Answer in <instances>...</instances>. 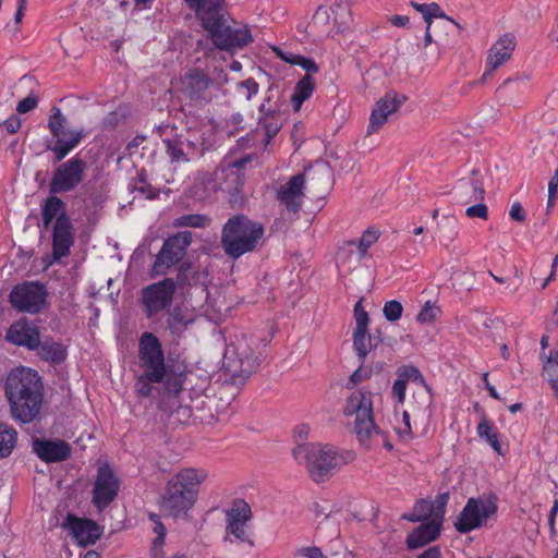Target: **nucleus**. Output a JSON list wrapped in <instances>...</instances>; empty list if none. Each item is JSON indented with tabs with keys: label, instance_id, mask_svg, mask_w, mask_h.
Segmentation results:
<instances>
[{
	"label": "nucleus",
	"instance_id": "obj_13",
	"mask_svg": "<svg viewBox=\"0 0 558 558\" xmlns=\"http://www.w3.org/2000/svg\"><path fill=\"white\" fill-rule=\"evenodd\" d=\"M68 125V119L62 113L59 107L53 106L50 109L48 119V128L50 133L56 138L53 145L48 144L47 149L53 154V162L62 161L82 141V131L69 132V138L64 140L66 135L65 128Z\"/></svg>",
	"mask_w": 558,
	"mask_h": 558
},
{
	"label": "nucleus",
	"instance_id": "obj_52",
	"mask_svg": "<svg viewBox=\"0 0 558 558\" xmlns=\"http://www.w3.org/2000/svg\"><path fill=\"white\" fill-rule=\"evenodd\" d=\"M384 332L379 328H376L372 333L367 331L365 341V357L372 350L384 343Z\"/></svg>",
	"mask_w": 558,
	"mask_h": 558
},
{
	"label": "nucleus",
	"instance_id": "obj_49",
	"mask_svg": "<svg viewBox=\"0 0 558 558\" xmlns=\"http://www.w3.org/2000/svg\"><path fill=\"white\" fill-rule=\"evenodd\" d=\"M383 313L388 322L395 323L401 318L403 306L399 301L391 300L385 303Z\"/></svg>",
	"mask_w": 558,
	"mask_h": 558
},
{
	"label": "nucleus",
	"instance_id": "obj_54",
	"mask_svg": "<svg viewBox=\"0 0 558 558\" xmlns=\"http://www.w3.org/2000/svg\"><path fill=\"white\" fill-rule=\"evenodd\" d=\"M38 97L33 92H31L27 97L19 101L16 111L21 114L27 113L38 106Z\"/></svg>",
	"mask_w": 558,
	"mask_h": 558
},
{
	"label": "nucleus",
	"instance_id": "obj_26",
	"mask_svg": "<svg viewBox=\"0 0 558 558\" xmlns=\"http://www.w3.org/2000/svg\"><path fill=\"white\" fill-rule=\"evenodd\" d=\"M441 524L433 520L423 522L408 534L405 544L409 549H417L437 539L441 532Z\"/></svg>",
	"mask_w": 558,
	"mask_h": 558
},
{
	"label": "nucleus",
	"instance_id": "obj_61",
	"mask_svg": "<svg viewBox=\"0 0 558 558\" xmlns=\"http://www.w3.org/2000/svg\"><path fill=\"white\" fill-rule=\"evenodd\" d=\"M3 125L9 134H15L21 128V119L12 114L3 122Z\"/></svg>",
	"mask_w": 558,
	"mask_h": 558
},
{
	"label": "nucleus",
	"instance_id": "obj_18",
	"mask_svg": "<svg viewBox=\"0 0 558 558\" xmlns=\"http://www.w3.org/2000/svg\"><path fill=\"white\" fill-rule=\"evenodd\" d=\"M226 530L229 534L251 547L255 546L254 541L245 530V523L252 519V510L244 499H234L231 509L226 512Z\"/></svg>",
	"mask_w": 558,
	"mask_h": 558
},
{
	"label": "nucleus",
	"instance_id": "obj_25",
	"mask_svg": "<svg viewBox=\"0 0 558 558\" xmlns=\"http://www.w3.org/2000/svg\"><path fill=\"white\" fill-rule=\"evenodd\" d=\"M353 314L356 323V327L353 331V349L359 361L365 363V341L369 325V315L363 307V298L355 303Z\"/></svg>",
	"mask_w": 558,
	"mask_h": 558
},
{
	"label": "nucleus",
	"instance_id": "obj_45",
	"mask_svg": "<svg viewBox=\"0 0 558 558\" xmlns=\"http://www.w3.org/2000/svg\"><path fill=\"white\" fill-rule=\"evenodd\" d=\"M335 15L333 21L338 25L339 29L343 32L348 27L350 21V9L348 3L339 2L330 8Z\"/></svg>",
	"mask_w": 558,
	"mask_h": 558
},
{
	"label": "nucleus",
	"instance_id": "obj_7",
	"mask_svg": "<svg viewBox=\"0 0 558 558\" xmlns=\"http://www.w3.org/2000/svg\"><path fill=\"white\" fill-rule=\"evenodd\" d=\"M138 359L141 367L144 371L151 372L153 377L168 376L167 395L175 397L182 391L185 376L166 364L162 344L155 333L145 331L141 335Z\"/></svg>",
	"mask_w": 558,
	"mask_h": 558
},
{
	"label": "nucleus",
	"instance_id": "obj_64",
	"mask_svg": "<svg viewBox=\"0 0 558 558\" xmlns=\"http://www.w3.org/2000/svg\"><path fill=\"white\" fill-rule=\"evenodd\" d=\"M558 196V170H556L555 174L550 178L548 182V197L551 199H556Z\"/></svg>",
	"mask_w": 558,
	"mask_h": 558
},
{
	"label": "nucleus",
	"instance_id": "obj_23",
	"mask_svg": "<svg viewBox=\"0 0 558 558\" xmlns=\"http://www.w3.org/2000/svg\"><path fill=\"white\" fill-rule=\"evenodd\" d=\"M305 174L298 173L289 179L277 191V199L286 206L289 213L296 214L302 208L304 197Z\"/></svg>",
	"mask_w": 558,
	"mask_h": 558
},
{
	"label": "nucleus",
	"instance_id": "obj_53",
	"mask_svg": "<svg viewBox=\"0 0 558 558\" xmlns=\"http://www.w3.org/2000/svg\"><path fill=\"white\" fill-rule=\"evenodd\" d=\"M238 90H243L246 100H250L253 96L257 95L259 85L253 77H248L238 83Z\"/></svg>",
	"mask_w": 558,
	"mask_h": 558
},
{
	"label": "nucleus",
	"instance_id": "obj_30",
	"mask_svg": "<svg viewBox=\"0 0 558 558\" xmlns=\"http://www.w3.org/2000/svg\"><path fill=\"white\" fill-rule=\"evenodd\" d=\"M397 376L401 379H404L405 383L409 380L415 381L421 385L424 389V392L420 395L423 399L420 403L418 409H428L434 400V393L432 387L426 383L424 376L421 371L414 365H402L397 371Z\"/></svg>",
	"mask_w": 558,
	"mask_h": 558
},
{
	"label": "nucleus",
	"instance_id": "obj_58",
	"mask_svg": "<svg viewBox=\"0 0 558 558\" xmlns=\"http://www.w3.org/2000/svg\"><path fill=\"white\" fill-rule=\"evenodd\" d=\"M407 384L404 379L398 376L392 385V396L397 398L399 403H403L405 400Z\"/></svg>",
	"mask_w": 558,
	"mask_h": 558
},
{
	"label": "nucleus",
	"instance_id": "obj_28",
	"mask_svg": "<svg viewBox=\"0 0 558 558\" xmlns=\"http://www.w3.org/2000/svg\"><path fill=\"white\" fill-rule=\"evenodd\" d=\"M258 111V125L264 131L265 145H268L282 129L281 110L279 107H266V104H262Z\"/></svg>",
	"mask_w": 558,
	"mask_h": 558
},
{
	"label": "nucleus",
	"instance_id": "obj_31",
	"mask_svg": "<svg viewBox=\"0 0 558 558\" xmlns=\"http://www.w3.org/2000/svg\"><path fill=\"white\" fill-rule=\"evenodd\" d=\"M69 217L66 204L58 196H48L41 205V225L44 231H48L51 223L58 220V217Z\"/></svg>",
	"mask_w": 558,
	"mask_h": 558
},
{
	"label": "nucleus",
	"instance_id": "obj_56",
	"mask_svg": "<svg viewBox=\"0 0 558 558\" xmlns=\"http://www.w3.org/2000/svg\"><path fill=\"white\" fill-rule=\"evenodd\" d=\"M439 232H444L448 230L447 234H444V238L448 242H452L458 234L457 231V221L453 218H447L444 225H438Z\"/></svg>",
	"mask_w": 558,
	"mask_h": 558
},
{
	"label": "nucleus",
	"instance_id": "obj_55",
	"mask_svg": "<svg viewBox=\"0 0 558 558\" xmlns=\"http://www.w3.org/2000/svg\"><path fill=\"white\" fill-rule=\"evenodd\" d=\"M465 214L469 218H481L486 220L488 218V208L483 202H480L478 204L468 207Z\"/></svg>",
	"mask_w": 558,
	"mask_h": 558
},
{
	"label": "nucleus",
	"instance_id": "obj_14",
	"mask_svg": "<svg viewBox=\"0 0 558 558\" xmlns=\"http://www.w3.org/2000/svg\"><path fill=\"white\" fill-rule=\"evenodd\" d=\"M177 291L173 278L166 277L142 290V303L148 318L171 306Z\"/></svg>",
	"mask_w": 558,
	"mask_h": 558
},
{
	"label": "nucleus",
	"instance_id": "obj_36",
	"mask_svg": "<svg viewBox=\"0 0 558 558\" xmlns=\"http://www.w3.org/2000/svg\"><path fill=\"white\" fill-rule=\"evenodd\" d=\"M150 374L151 372L144 371L135 384L136 393L142 398H147L151 395V384H163V388L167 391L168 376L159 375V377L155 378Z\"/></svg>",
	"mask_w": 558,
	"mask_h": 558
},
{
	"label": "nucleus",
	"instance_id": "obj_62",
	"mask_svg": "<svg viewBox=\"0 0 558 558\" xmlns=\"http://www.w3.org/2000/svg\"><path fill=\"white\" fill-rule=\"evenodd\" d=\"M520 83L515 78H507L504 83L497 88L496 93L501 98L505 97L507 92L518 86Z\"/></svg>",
	"mask_w": 558,
	"mask_h": 558
},
{
	"label": "nucleus",
	"instance_id": "obj_16",
	"mask_svg": "<svg viewBox=\"0 0 558 558\" xmlns=\"http://www.w3.org/2000/svg\"><path fill=\"white\" fill-rule=\"evenodd\" d=\"M61 527L68 531L74 543L81 547L96 544L104 533V526L96 521L71 512L62 521Z\"/></svg>",
	"mask_w": 558,
	"mask_h": 558
},
{
	"label": "nucleus",
	"instance_id": "obj_51",
	"mask_svg": "<svg viewBox=\"0 0 558 558\" xmlns=\"http://www.w3.org/2000/svg\"><path fill=\"white\" fill-rule=\"evenodd\" d=\"M363 364L361 361H360V366L357 367V369H355L349 377V380L348 383L345 384V388L348 389H352L353 387H355L357 384L371 378L372 376V369L369 368H364L363 367Z\"/></svg>",
	"mask_w": 558,
	"mask_h": 558
},
{
	"label": "nucleus",
	"instance_id": "obj_59",
	"mask_svg": "<svg viewBox=\"0 0 558 558\" xmlns=\"http://www.w3.org/2000/svg\"><path fill=\"white\" fill-rule=\"evenodd\" d=\"M509 216L511 219L518 222H524L526 219V213L519 202H515L511 205Z\"/></svg>",
	"mask_w": 558,
	"mask_h": 558
},
{
	"label": "nucleus",
	"instance_id": "obj_19",
	"mask_svg": "<svg viewBox=\"0 0 558 558\" xmlns=\"http://www.w3.org/2000/svg\"><path fill=\"white\" fill-rule=\"evenodd\" d=\"M5 340L14 345L35 351L39 345L40 328L35 320L21 317L8 328Z\"/></svg>",
	"mask_w": 558,
	"mask_h": 558
},
{
	"label": "nucleus",
	"instance_id": "obj_48",
	"mask_svg": "<svg viewBox=\"0 0 558 558\" xmlns=\"http://www.w3.org/2000/svg\"><path fill=\"white\" fill-rule=\"evenodd\" d=\"M439 314L440 308L428 301L417 314L416 319L422 324H432L437 319Z\"/></svg>",
	"mask_w": 558,
	"mask_h": 558
},
{
	"label": "nucleus",
	"instance_id": "obj_15",
	"mask_svg": "<svg viewBox=\"0 0 558 558\" xmlns=\"http://www.w3.org/2000/svg\"><path fill=\"white\" fill-rule=\"evenodd\" d=\"M86 168V162L77 155L62 162L51 178L50 193L60 194L75 190L83 182Z\"/></svg>",
	"mask_w": 558,
	"mask_h": 558
},
{
	"label": "nucleus",
	"instance_id": "obj_46",
	"mask_svg": "<svg viewBox=\"0 0 558 558\" xmlns=\"http://www.w3.org/2000/svg\"><path fill=\"white\" fill-rule=\"evenodd\" d=\"M192 320L185 319L183 312L175 307L167 318V327L172 333L179 332L182 328L187 327Z\"/></svg>",
	"mask_w": 558,
	"mask_h": 558
},
{
	"label": "nucleus",
	"instance_id": "obj_2",
	"mask_svg": "<svg viewBox=\"0 0 558 558\" xmlns=\"http://www.w3.org/2000/svg\"><path fill=\"white\" fill-rule=\"evenodd\" d=\"M192 10L206 31L207 38L217 49L233 51L253 43V36L246 26L233 28L228 24L230 15L226 8V0H208Z\"/></svg>",
	"mask_w": 558,
	"mask_h": 558
},
{
	"label": "nucleus",
	"instance_id": "obj_44",
	"mask_svg": "<svg viewBox=\"0 0 558 558\" xmlns=\"http://www.w3.org/2000/svg\"><path fill=\"white\" fill-rule=\"evenodd\" d=\"M126 119V113L121 108L110 111L100 123L101 131L111 132L117 129V126L124 122Z\"/></svg>",
	"mask_w": 558,
	"mask_h": 558
},
{
	"label": "nucleus",
	"instance_id": "obj_11",
	"mask_svg": "<svg viewBox=\"0 0 558 558\" xmlns=\"http://www.w3.org/2000/svg\"><path fill=\"white\" fill-rule=\"evenodd\" d=\"M497 510L495 495L487 500H483L481 497H471L453 523L454 529L461 534L470 533L485 525L487 520L497 513Z\"/></svg>",
	"mask_w": 558,
	"mask_h": 558
},
{
	"label": "nucleus",
	"instance_id": "obj_9",
	"mask_svg": "<svg viewBox=\"0 0 558 558\" xmlns=\"http://www.w3.org/2000/svg\"><path fill=\"white\" fill-rule=\"evenodd\" d=\"M192 240L191 231H179L167 238L151 265L150 276L167 275L170 268L185 262L184 257Z\"/></svg>",
	"mask_w": 558,
	"mask_h": 558
},
{
	"label": "nucleus",
	"instance_id": "obj_27",
	"mask_svg": "<svg viewBox=\"0 0 558 558\" xmlns=\"http://www.w3.org/2000/svg\"><path fill=\"white\" fill-rule=\"evenodd\" d=\"M480 171L473 169L470 180H460L457 186L456 197L462 204L473 202H483L485 190L482 180L478 178Z\"/></svg>",
	"mask_w": 558,
	"mask_h": 558
},
{
	"label": "nucleus",
	"instance_id": "obj_6",
	"mask_svg": "<svg viewBox=\"0 0 558 558\" xmlns=\"http://www.w3.org/2000/svg\"><path fill=\"white\" fill-rule=\"evenodd\" d=\"M293 458L304 465L311 480L317 484L333 476L348 461L331 445L306 442L298 445L292 451Z\"/></svg>",
	"mask_w": 558,
	"mask_h": 558
},
{
	"label": "nucleus",
	"instance_id": "obj_33",
	"mask_svg": "<svg viewBox=\"0 0 558 558\" xmlns=\"http://www.w3.org/2000/svg\"><path fill=\"white\" fill-rule=\"evenodd\" d=\"M315 89V80L311 73H306L295 85L291 95L294 109L300 110L302 104L308 99Z\"/></svg>",
	"mask_w": 558,
	"mask_h": 558
},
{
	"label": "nucleus",
	"instance_id": "obj_4",
	"mask_svg": "<svg viewBox=\"0 0 558 558\" xmlns=\"http://www.w3.org/2000/svg\"><path fill=\"white\" fill-rule=\"evenodd\" d=\"M267 343L256 336L243 335L227 349L225 354V369L235 386L244 385L265 359L262 347Z\"/></svg>",
	"mask_w": 558,
	"mask_h": 558
},
{
	"label": "nucleus",
	"instance_id": "obj_60",
	"mask_svg": "<svg viewBox=\"0 0 558 558\" xmlns=\"http://www.w3.org/2000/svg\"><path fill=\"white\" fill-rule=\"evenodd\" d=\"M253 159L252 155H246L244 157H241L230 163H228L226 167L230 168L231 171H238V172H245L244 169L247 163H250Z\"/></svg>",
	"mask_w": 558,
	"mask_h": 558
},
{
	"label": "nucleus",
	"instance_id": "obj_37",
	"mask_svg": "<svg viewBox=\"0 0 558 558\" xmlns=\"http://www.w3.org/2000/svg\"><path fill=\"white\" fill-rule=\"evenodd\" d=\"M17 440V432L4 424L0 423V459L7 458L11 454Z\"/></svg>",
	"mask_w": 558,
	"mask_h": 558
},
{
	"label": "nucleus",
	"instance_id": "obj_50",
	"mask_svg": "<svg viewBox=\"0 0 558 558\" xmlns=\"http://www.w3.org/2000/svg\"><path fill=\"white\" fill-rule=\"evenodd\" d=\"M148 520L153 522V532L156 534V537L153 541H157L158 544H165L167 529L161 522L160 515L155 512H148Z\"/></svg>",
	"mask_w": 558,
	"mask_h": 558
},
{
	"label": "nucleus",
	"instance_id": "obj_63",
	"mask_svg": "<svg viewBox=\"0 0 558 558\" xmlns=\"http://www.w3.org/2000/svg\"><path fill=\"white\" fill-rule=\"evenodd\" d=\"M300 554L306 558H323V551L319 547L307 546L300 549Z\"/></svg>",
	"mask_w": 558,
	"mask_h": 558
},
{
	"label": "nucleus",
	"instance_id": "obj_8",
	"mask_svg": "<svg viewBox=\"0 0 558 558\" xmlns=\"http://www.w3.org/2000/svg\"><path fill=\"white\" fill-rule=\"evenodd\" d=\"M345 416L355 415L354 429L362 445H366L374 433L380 430L374 422L372 393L364 390L353 391L345 400L343 408Z\"/></svg>",
	"mask_w": 558,
	"mask_h": 558
},
{
	"label": "nucleus",
	"instance_id": "obj_34",
	"mask_svg": "<svg viewBox=\"0 0 558 558\" xmlns=\"http://www.w3.org/2000/svg\"><path fill=\"white\" fill-rule=\"evenodd\" d=\"M162 143L165 144L166 153L169 156L171 162L190 161L183 145V134L175 133L172 137L163 138Z\"/></svg>",
	"mask_w": 558,
	"mask_h": 558
},
{
	"label": "nucleus",
	"instance_id": "obj_57",
	"mask_svg": "<svg viewBox=\"0 0 558 558\" xmlns=\"http://www.w3.org/2000/svg\"><path fill=\"white\" fill-rule=\"evenodd\" d=\"M428 7H429V9H428L427 24H432L434 17H441V19H446V20L450 21L451 23H453L458 27H460V25L452 17L446 15V13L440 9L438 3L432 2V3H428Z\"/></svg>",
	"mask_w": 558,
	"mask_h": 558
},
{
	"label": "nucleus",
	"instance_id": "obj_29",
	"mask_svg": "<svg viewBox=\"0 0 558 558\" xmlns=\"http://www.w3.org/2000/svg\"><path fill=\"white\" fill-rule=\"evenodd\" d=\"M35 351L40 360L51 365H60L68 357L66 347L50 336L46 337L43 341L39 340V345Z\"/></svg>",
	"mask_w": 558,
	"mask_h": 558
},
{
	"label": "nucleus",
	"instance_id": "obj_22",
	"mask_svg": "<svg viewBox=\"0 0 558 558\" xmlns=\"http://www.w3.org/2000/svg\"><path fill=\"white\" fill-rule=\"evenodd\" d=\"M33 451L46 463H56L68 460L72 453L71 445L63 439H40L33 440Z\"/></svg>",
	"mask_w": 558,
	"mask_h": 558
},
{
	"label": "nucleus",
	"instance_id": "obj_32",
	"mask_svg": "<svg viewBox=\"0 0 558 558\" xmlns=\"http://www.w3.org/2000/svg\"><path fill=\"white\" fill-rule=\"evenodd\" d=\"M130 193H138L145 199H156L160 195V190L150 184L148 172L145 168L136 169L135 175L130 179L128 184Z\"/></svg>",
	"mask_w": 558,
	"mask_h": 558
},
{
	"label": "nucleus",
	"instance_id": "obj_39",
	"mask_svg": "<svg viewBox=\"0 0 558 558\" xmlns=\"http://www.w3.org/2000/svg\"><path fill=\"white\" fill-rule=\"evenodd\" d=\"M413 512L403 514L402 518L410 522H424L434 519L432 501L418 499L413 508Z\"/></svg>",
	"mask_w": 558,
	"mask_h": 558
},
{
	"label": "nucleus",
	"instance_id": "obj_40",
	"mask_svg": "<svg viewBox=\"0 0 558 558\" xmlns=\"http://www.w3.org/2000/svg\"><path fill=\"white\" fill-rule=\"evenodd\" d=\"M211 219L203 214H185L177 217L172 226L174 228L192 227V228H206L210 225Z\"/></svg>",
	"mask_w": 558,
	"mask_h": 558
},
{
	"label": "nucleus",
	"instance_id": "obj_43",
	"mask_svg": "<svg viewBox=\"0 0 558 558\" xmlns=\"http://www.w3.org/2000/svg\"><path fill=\"white\" fill-rule=\"evenodd\" d=\"M380 232L376 229H366L360 240L348 241L349 245L357 246L360 257H364L367 250L379 239Z\"/></svg>",
	"mask_w": 558,
	"mask_h": 558
},
{
	"label": "nucleus",
	"instance_id": "obj_20",
	"mask_svg": "<svg viewBox=\"0 0 558 558\" xmlns=\"http://www.w3.org/2000/svg\"><path fill=\"white\" fill-rule=\"evenodd\" d=\"M408 100V97L397 92L390 90L376 101L369 117L367 126V135L378 132L387 122L388 117Z\"/></svg>",
	"mask_w": 558,
	"mask_h": 558
},
{
	"label": "nucleus",
	"instance_id": "obj_21",
	"mask_svg": "<svg viewBox=\"0 0 558 558\" xmlns=\"http://www.w3.org/2000/svg\"><path fill=\"white\" fill-rule=\"evenodd\" d=\"M75 232L70 217H58L52 227V256L60 260L70 255L74 245Z\"/></svg>",
	"mask_w": 558,
	"mask_h": 558
},
{
	"label": "nucleus",
	"instance_id": "obj_12",
	"mask_svg": "<svg viewBox=\"0 0 558 558\" xmlns=\"http://www.w3.org/2000/svg\"><path fill=\"white\" fill-rule=\"evenodd\" d=\"M48 291L39 281L15 284L9 293V302L20 313L38 314L48 306Z\"/></svg>",
	"mask_w": 558,
	"mask_h": 558
},
{
	"label": "nucleus",
	"instance_id": "obj_38",
	"mask_svg": "<svg viewBox=\"0 0 558 558\" xmlns=\"http://www.w3.org/2000/svg\"><path fill=\"white\" fill-rule=\"evenodd\" d=\"M277 56L287 63L301 66L307 73H317L319 71L318 65L312 58L292 52H283L281 50H277Z\"/></svg>",
	"mask_w": 558,
	"mask_h": 558
},
{
	"label": "nucleus",
	"instance_id": "obj_35",
	"mask_svg": "<svg viewBox=\"0 0 558 558\" xmlns=\"http://www.w3.org/2000/svg\"><path fill=\"white\" fill-rule=\"evenodd\" d=\"M477 435L480 438L485 439L496 452L500 453L501 445L498 439L497 428L485 415L477 425Z\"/></svg>",
	"mask_w": 558,
	"mask_h": 558
},
{
	"label": "nucleus",
	"instance_id": "obj_5",
	"mask_svg": "<svg viewBox=\"0 0 558 558\" xmlns=\"http://www.w3.org/2000/svg\"><path fill=\"white\" fill-rule=\"evenodd\" d=\"M264 236V227L253 221L244 214L231 216L221 229L220 245L225 254L231 259L257 248Z\"/></svg>",
	"mask_w": 558,
	"mask_h": 558
},
{
	"label": "nucleus",
	"instance_id": "obj_41",
	"mask_svg": "<svg viewBox=\"0 0 558 558\" xmlns=\"http://www.w3.org/2000/svg\"><path fill=\"white\" fill-rule=\"evenodd\" d=\"M225 185L229 193L235 196L242 191L245 184L246 175L245 172L231 171L230 168H225Z\"/></svg>",
	"mask_w": 558,
	"mask_h": 558
},
{
	"label": "nucleus",
	"instance_id": "obj_24",
	"mask_svg": "<svg viewBox=\"0 0 558 558\" xmlns=\"http://www.w3.org/2000/svg\"><path fill=\"white\" fill-rule=\"evenodd\" d=\"M515 48V38L512 34H504L489 49L486 60V71L482 76V81L492 75V73L502 65L512 56Z\"/></svg>",
	"mask_w": 558,
	"mask_h": 558
},
{
	"label": "nucleus",
	"instance_id": "obj_10",
	"mask_svg": "<svg viewBox=\"0 0 558 558\" xmlns=\"http://www.w3.org/2000/svg\"><path fill=\"white\" fill-rule=\"evenodd\" d=\"M180 92L191 105L205 106L215 97V82L209 74L201 68L185 71L179 78Z\"/></svg>",
	"mask_w": 558,
	"mask_h": 558
},
{
	"label": "nucleus",
	"instance_id": "obj_3",
	"mask_svg": "<svg viewBox=\"0 0 558 558\" xmlns=\"http://www.w3.org/2000/svg\"><path fill=\"white\" fill-rule=\"evenodd\" d=\"M208 473L204 469L182 468L166 483L159 497V508L174 519L185 517L197 501L202 483Z\"/></svg>",
	"mask_w": 558,
	"mask_h": 558
},
{
	"label": "nucleus",
	"instance_id": "obj_47",
	"mask_svg": "<svg viewBox=\"0 0 558 558\" xmlns=\"http://www.w3.org/2000/svg\"><path fill=\"white\" fill-rule=\"evenodd\" d=\"M449 498H450V496H449L448 492L439 493L436 496L435 501L432 502L433 513H434V519H432V520L435 522H439L441 525H442V522L445 519L446 507L448 505Z\"/></svg>",
	"mask_w": 558,
	"mask_h": 558
},
{
	"label": "nucleus",
	"instance_id": "obj_1",
	"mask_svg": "<svg viewBox=\"0 0 558 558\" xmlns=\"http://www.w3.org/2000/svg\"><path fill=\"white\" fill-rule=\"evenodd\" d=\"M3 389L16 422L28 424L38 417L44 402V383L37 371L26 366L11 369Z\"/></svg>",
	"mask_w": 558,
	"mask_h": 558
},
{
	"label": "nucleus",
	"instance_id": "obj_42",
	"mask_svg": "<svg viewBox=\"0 0 558 558\" xmlns=\"http://www.w3.org/2000/svg\"><path fill=\"white\" fill-rule=\"evenodd\" d=\"M178 267V274L177 278L174 279V282L177 283V288H185L191 287L196 281L197 274L193 270L192 263L186 260L179 265Z\"/></svg>",
	"mask_w": 558,
	"mask_h": 558
},
{
	"label": "nucleus",
	"instance_id": "obj_17",
	"mask_svg": "<svg viewBox=\"0 0 558 558\" xmlns=\"http://www.w3.org/2000/svg\"><path fill=\"white\" fill-rule=\"evenodd\" d=\"M120 481L113 470L106 463L97 469L93 487V505L99 511L106 509L118 496Z\"/></svg>",
	"mask_w": 558,
	"mask_h": 558
}]
</instances>
